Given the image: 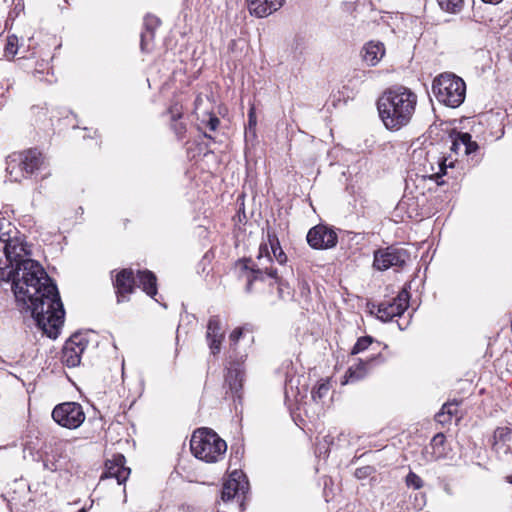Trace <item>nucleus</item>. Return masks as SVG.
<instances>
[{
	"label": "nucleus",
	"mask_w": 512,
	"mask_h": 512,
	"mask_svg": "<svg viewBox=\"0 0 512 512\" xmlns=\"http://www.w3.org/2000/svg\"><path fill=\"white\" fill-rule=\"evenodd\" d=\"M11 282L17 306L37 327L56 337L65 311L57 285L39 262L31 258L24 238L15 232L0 235V282Z\"/></svg>",
	"instance_id": "nucleus-1"
},
{
	"label": "nucleus",
	"mask_w": 512,
	"mask_h": 512,
	"mask_svg": "<svg viewBox=\"0 0 512 512\" xmlns=\"http://www.w3.org/2000/svg\"><path fill=\"white\" fill-rule=\"evenodd\" d=\"M418 97L403 85L387 88L377 100V110L386 129L399 131L407 126L415 113Z\"/></svg>",
	"instance_id": "nucleus-2"
},
{
	"label": "nucleus",
	"mask_w": 512,
	"mask_h": 512,
	"mask_svg": "<svg viewBox=\"0 0 512 512\" xmlns=\"http://www.w3.org/2000/svg\"><path fill=\"white\" fill-rule=\"evenodd\" d=\"M273 259L268 250V244L263 243L259 247V254L257 262L253 263L251 259L243 258L238 261L241 270L246 273L247 284L245 287L246 292L252 291L253 283L256 281H263L265 277L274 280L278 286V296L280 299L285 300L292 297L291 289L287 282L278 276L277 269L272 265Z\"/></svg>",
	"instance_id": "nucleus-3"
},
{
	"label": "nucleus",
	"mask_w": 512,
	"mask_h": 512,
	"mask_svg": "<svg viewBox=\"0 0 512 512\" xmlns=\"http://www.w3.org/2000/svg\"><path fill=\"white\" fill-rule=\"evenodd\" d=\"M190 449L196 458L207 463H215L223 458L227 444L212 429L199 428L192 434Z\"/></svg>",
	"instance_id": "nucleus-4"
},
{
	"label": "nucleus",
	"mask_w": 512,
	"mask_h": 512,
	"mask_svg": "<svg viewBox=\"0 0 512 512\" xmlns=\"http://www.w3.org/2000/svg\"><path fill=\"white\" fill-rule=\"evenodd\" d=\"M44 170H46V160L37 149L10 155L6 160V172L12 182H20L22 179Z\"/></svg>",
	"instance_id": "nucleus-5"
},
{
	"label": "nucleus",
	"mask_w": 512,
	"mask_h": 512,
	"mask_svg": "<svg viewBox=\"0 0 512 512\" xmlns=\"http://www.w3.org/2000/svg\"><path fill=\"white\" fill-rule=\"evenodd\" d=\"M432 91L440 103L457 108L465 100L466 84L453 73H442L433 80Z\"/></svg>",
	"instance_id": "nucleus-6"
},
{
	"label": "nucleus",
	"mask_w": 512,
	"mask_h": 512,
	"mask_svg": "<svg viewBox=\"0 0 512 512\" xmlns=\"http://www.w3.org/2000/svg\"><path fill=\"white\" fill-rule=\"evenodd\" d=\"M53 420L61 427L76 429L85 421L86 415L78 402H63L52 410Z\"/></svg>",
	"instance_id": "nucleus-7"
},
{
	"label": "nucleus",
	"mask_w": 512,
	"mask_h": 512,
	"mask_svg": "<svg viewBox=\"0 0 512 512\" xmlns=\"http://www.w3.org/2000/svg\"><path fill=\"white\" fill-rule=\"evenodd\" d=\"M249 491V482L242 471H233L229 478L223 483L221 500L229 502L236 499L241 509H244V500Z\"/></svg>",
	"instance_id": "nucleus-8"
},
{
	"label": "nucleus",
	"mask_w": 512,
	"mask_h": 512,
	"mask_svg": "<svg viewBox=\"0 0 512 512\" xmlns=\"http://www.w3.org/2000/svg\"><path fill=\"white\" fill-rule=\"evenodd\" d=\"M409 288V285L403 287L398 295L391 301H383L378 305H373V308H376V317L382 322H388L396 316H401L409 307Z\"/></svg>",
	"instance_id": "nucleus-9"
},
{
	"label": "nucleus",
	"mask_w": 512,
	"mask_h": 512,
	"mask_svg": "<svg viewBox=\"0 0 512 512\" xmlns=\"http://www.w3.org/2000/svg\"><path fill=\"white\" fill-rule=\"evenodd\" d=\"M409 257L407 250L390 246L375 251L373 266L380 271L391 267H403L409 260Z\"/></svg>",
	"instance_id": "nucleus-10"
},
{
	"label": "nucleus",
	"mask_w": 512,
	"mask_h": 512,
	"mask_svg": "<svg viewBox=\"0 0 512 512\" xmlns=\"http://www.w3.org/2000/svg\"><path fill=\"white\" fill-rule=\"evenodd\" d=\"M88 340L80 333L73 334L64 344L61 361L69 368L80 365L81 356L87 348Z\"/></svg>",
	"instance_id": "nucleus-11"
},
{
	"label": "nucleus",
	"mask_w": 512,
	"mask_h": 512,
	"mask_svg": "<svg viewBox=\"0 0 512 512\" xmlns=\"http://www.w3.org/2000/svg\"><path fill=\"white\" fill-rule=\"evenodd\" d=\"M337 241L336 232L325 225H316L307 234V242L313 249H330Z\"/></svg>",
	"instance_id": "nucleus-12"
},
{
	"label": "nucleus",
	"mask_w": 512,
	"mask_h": 512,
	"mask_svg": "<svg viewBox=\"0 0 512 512\" xmlns=\"http://www.w3.org/2000/svg\"><path fill=\"white\" fill-rule=\"evenodd\" d=\"M126 459L122 454L113 455L112 459H108L105 462V472L101 476V479L105 478H115L119 485L124 484L131 470L129 467H126Z\"/></svg>",
	"instance_id": "nucleus-13"
},
{
	"label": "nucleus",
	"mask_w": 512,
	"mask_h": 512,
	"mask_svg": "<svg viewBox=\"0 0 512 512\" xmlns=\"http://www.w3.org/2000/svg\"><path fill=\"white\" fill-rule=\"evenodd\" d=\"M244 375V367L240 362L231 363L230 367L227 369L225 384L229 387V390L234 397H241Z\"/></svg>",
	"instance_id": "nucleus-14"
},
{
	"label": "nucleus",
	"mask_w": 512,
	"mask_h": 512,
	"mask_svg": "<svg viewBox=\"0 0 512 512\" xmlns=\"http://www.w3.org/2000/svg\"><path fill=\"white\" fill-rule=\"evenodd\" d=\"M285 0H247V8L250 15L264 18L278 11Z\"/></svg>",
	"instance_id": "nucleus-15"
},
{
	"label": "nucleus",
	"mask_w": 512,
	"mask_h": 512,
	"mask_svg": "<svg viewBox=\"0 0 512 512\" xmlns=\"http://www.w3.org/2000/svg\"><path fill=\"white\" fill-rule=\"evenodd\" d=\"M206 339L211 354L217 355L221 350L224 332L222 331L221 322L218 316H211L207 324Z\"/></svg>",
	"instance_id": "nucleus-16"
},
{
	"label": "nucleus",
	"mask_w": 512,
	"mask_h": 512,
	"mask_svg": "<svg viewBox=\"0 0 512 512\" xmlns=\"http://www.w3.org/2000/svg\"><path fill=\"white\" fill-rule=\"evenodd\" d=\"M135 278L132 269H122L114 280L117 292V301H125L126 295L134 291Z\"/></svg>",
	"instance_id": "nucleus-17"
},
{
	"label": "nucleus",
	"mask_w": 512,
	"mask_h": 512,
	"mask_svg": "<svg viewBox=\"0 0 512 512\" xmlns=\"http://www.w3.org/2000/svg\"><path fill=\"white\" fill-rule=\"evenodd\" d=\"M383 362L384 359L381 355V353H377L375 356L368 358L367 360L363 361L360 360L359 363L355 366H351L346 374H345V381L342 382V384L352 383L358 380L363 379L368 369L372 366L373 362Z\"/></svg>",
	"instance_id": "nucleus-18"
},
{
	"label": "nucleus",
	"mask_w": 512,
	"mask_h": 512,
	"mask_svg": "<svg viewBox=\"0 0 512 512\" xmlns=\"http://www.w3.org/2000/svg\"><path fill=\"white\" fill-rule=\"evenodd\" d=\"M361 55L367 65L375 66L385 55L384 44L380 41H370L362 48Z\"/></svg>",
	"instance_id": "nucleus-19"
},
{
	"label": "nucleus",
	"mask_w": 512,
	"mask_h": 512,
	"mask_svg": "<svg viewBox=\"0 0 512 512\" xmlns=\"http://www.w3.org/2000/svg\"><path fill=\"white\" fill-rule=\"evenodd\" d=\"M137 280L139 287L151 298H154L156 302H160L155 298L157 295V278L155 274L149 270L139 271L137 274Z\"/></svg>",
	"instance_id": "nucleus-20"
},
{
	"label": "nucleus",
	"mask_w": 512,
	"mask_h": 512,
	"mask_svg": "<svg viewBox=\"0 0 512 512\" xmlns=\"http://www.w3.org/2000/svg\"><path fill=\"white\" fill-rule=\"evenodd\" d=\"M459 401H452L445 403L441 410L435 415V420L444 425L451 422L452 417L458 414Z\"/></svg>",
	"instance_id": "nucleus-21"
},
{
	"label": "nucleus",
	"mask_w": 512,
	"mask_h": 512,
	"mask_svg": "<svg viewBox=\"0 0 512 512\" xmlns=\"http://www.w3.org/2000/svg\"><path fill=\"white\" fill-rule=\"evenodd\" d=\"M62 458V448L60 446L59 448H56L55 451L46 453V456L43 459V466L46 470L56 472L63 467Z\"/></svg>",
	"instance_id": "nucleus-22"
},
{
	"label": "nucleus",
	"mask_w": 512,
	"mask_h": 512,
	"mask_svg": "<svg viewBox=\"0 0 512 512\" xmlns=\"http://www.w3.org/2000/svg\"><path fill=\"white\" fill-rule=\"evenodd\" d=\"M169 114L171 118V128L176 134L178 139H182L184 137V134L186 132V125L185 123L179 121V119L182 117L181 109L174 105L169 109Z\"/></svg>",
	"instance_id": "nucleus-23"
},
{
	"label": "nucleus",
	"mask_w": 512,
	"mask_h": 512,
	"mask_svg": "<svg viewBox=\"0 0 512 512\" xmlns=\"http://www.w3.org/2000/svg\"><path fill=\"white\" fill-rule=\"evenodd\" d=\"M305 49L306 46L304 38L297 36L293 39L290 45L288 57H290L291 60L296 63L301 62Z\"/></svg>",
	"instance_id": "nucleus-24"
},
{
	"label": "nucleus",
	"mask_w": 512,
	"mask_h": 512,
	"mask_svg": "<svg viewBox=\"0 0 512 512\" xmlns=\"http://www.w3.org/2000/svg\"><path fill=\"white\" fill-rule=\"evenodd\" d=\"M512 439V430L508 427H498L493 434V445H505Z\"/></svg>",
	"instance_id": "nucleus-25"
},
{
	"label": "nucleus",
	"mask_w": 512,
	"mask_h": 512,
	"mask_svg": "<svg viewBox=\"0 0 512 512\" xmlns=\"http://www.w3.org/2000/svg\"><path fill=\"white\" fill-rule=\"evenodd\" d=\"M459 139L463 146V152L465 155H469L478 150L479 146L477 142L472 140V136L467 132H459Z\"/></svg>",
	"instance_id": "nucleus-26"
},
{
	"label": "nucleus",
	"mask_w": 512,
	"mask_h": 512,
	"mask_svg": "<svg viewBox=\"0 0 512 512\" xmlns=\"http://www.w3.org/2000/svg\"><path fill=\"white\" fill-rule=\"evenodd\" d=\"M438 5L443 11L448 13H459L464 4V0H437Z\"/></svg>",
	"instance_id": "nucleus-27"
},
{
	"label": "nucleus",
	"mask_w": 512,
	"mask_h": 512,
	"mask_svg": "<svg viewBox=\"0 0 512 512\" xmlns=\"http://www.w3.org/2000/svg\"><path fill=\"white\" fill-rule=\"evenodd\" d=\"M373 342H374L373 337H371L369 335L362 336V337L358 338V340L356 341L355 345L353 346V348L351 350V354L356 355L362 351H365L366 349H368L369 346H371L373 344Z\"/></svg>",
	"instance_id": "nucleus-28"
},
{
	"label": "nucleus",
	"mask_w": 512,
	"mask_h": 512,
	"mask_svg": "<svg viewBox=\"0 0 512 512\" xmlns=\"http://www.w3.org/2000/svg\"><path fill=\"white\" fill-rule=\"evenodd\" d=\"M160 23V19L154 15L148 14L145 16L143 25L144 29L150 33V40H154L155 30L159 27Z\"/></svg>",
	"instance_id": "nucleus-29"
},
{
	"label": "nucleus",
	"mask_w": 512,
	"mask_h": 512,
	"mask_svg": "<svg viewBox=\"0 0 512 512\" xmlns=\"http://www.w3.org/2000/svg\"><path fill=\"white\" fill-rule=\"evenodd\" d=\"M18 51V38L15 35L7 38V43L4 48V55L7 58H14Z\"/></svg>",
	"instance_id": "nucleus-30"
},
{
	"label": "nucleus",
	"mask_w": 512,
	"mask_h": 512,
	"mask_svg": "<svg viewBox=\"0 0 512 512\" xmlns=\"http://www.w3.org/2000/svg\"><path fill=\"white\" fill-rule=\"evenodd\" d=\"M405 483L408 487H412L416 490L421 489L424 485L423 480L413 471H410L406 478Z\"/></svg>",
	"instance_id": "nucleus-31"
},
{
	"label": "nucleus",
	"mask_w": 512,
	"mask_h": 512,
	"mask_svg": "<svg viewBox=\"0 0 512 512\" xmlns=\"http://www.w3.org/2000/svg\"><path fill=\"white\" fill-rule=\"evenodd\" d=\"M330 389L329 382H322L312 391V398L314 401L321 400L325 397Z\"/></svg>",
	"instance_id": "nucleus-32"
},
{
	"label": "nucleus",
	"mask_w": 512,
	"mask_h": 512,
	"mask_svg": "<svg viewBox=\"0 0 512 512\" xmlns=\"http://www.w3.org/2000/svg\"><path fill=\"white\" fill-rule=\"evenodd\" d=\"M438 166H439V172L437 173L438 176H442L446 174L447 168H452L454 166V161L450 160L449 157H439L438 159Z\"/></svg>",
	"instance_id": "nucleus-33"
},
{
	"label": "nucleus",
	"mask_w": 512,
	"mask_h": 512,
	"mask_svg": "<svg viewBox=\"0 0 512 512\" xmlns=\"http://www.w3.org/2000/svg\"><path fill=\"white\" fill-rule=\"evenodd\" d=\"M141 40H140V48L142 52H148L150 50V44L153 42V40H150V33L147 30H143L141 32Z\"/></svg>",
	"instance_id": "nucleus-34"
},
{
	"label": "nucleus",
	"mask_w": 512,
	"mask_h": 512,
	"mask_svg": "<svg viewBox=\"0 0 512 512\" xmlns=\"http://www.w3.org/2000/svg\"><path fill=\"white\" fill-rule=\"evenodd\" d=\"M450 137H451V146H450V150L456 154H458L459 150L463 147L462 146V143L459 139V132L458 131H453L451 134H450Z\"/></svg>",
	"instance_id": "nucleus-35"
},
{
	"label": "nucleus",
	"mask_w": 512,
	"mask_h": 512,
	"mask_svg": "<svg viewBox=\"0 0 512 512\" xmlns=\"http://www.w3.org/2000/svg\"><path fill=\"white\" fill-rule=\"evenodd\" d=\"M444 443H445V436H444V434L443 433H437L431 439L430 446L434 450H436V449H439L440 447H443Z\"/></svg>",
	"instance_id": "nucleus-36"
},
{
	"label": "nucleus",
	"mask_w": 512,
	"mask_h": 512,
	"mask_svg": "<svg viewBox=\"0 0 512 512\" xmlns=\"http://www.w3.org/2000/svg\"><path fill=\"white\" fill-rule=\"evenodd\" d=\"M257 126V116L256 109L254 105H252L248 111V124L246 128H256Z\"/></svg>",
	"instance_id": "nucleus-37"
},
{
	"label": "nucleus",
	"mask_w": 512,
	"mask_h": 512,
	"mask_svg": "<svg viewBox=\"0 0 512 512\" xmlns=\"http://www.w3.org/2000/svg\"><path fill=\"white\" fill-rule=\"evenodd\" d=\"M372 472H373V468L371 466H365V467L357 468L355 471V476L358 479H364V478L368 477L369 475H371Z\"/></svg>",
	"instance_id": "nucleus-38"
},
{
	"label": "nucleus",
	"mask_w": 512,
	"mask_h": 512,
	"mask_svg": "<svg viewBox=\"0 0 512 512\" xmlns=\"http://www.w3.org/2000/svg\"><path fill=\"white\" fill-rule=\"evenodd\" d=\"M243 335V330L242 328L238 327V328H235L229 335V340L231 342V344H237V342L239 341V339L242 337Z\"/></svg>",
	"instance_id": "nucleus-39"
},
{
	"label": "nucleus",
	"mask_w": 512,
	"mask_h": 512,
	"mask_svg": "<svg viewBox=\"0 0 512 512\" xmlns=\"http://www.w3.org/2000/svg\"><path fill=\"white\" fill-rule=\"evenodd\" d=\"M266 236L268 244L279 240L276 231L269 226L266 229Z\"/></svg>",
	"instance_id": "nucleus-40"
},
{
	"label": "nucleus",
	"mask_w": 512,
	"mask_h": 512,
	"mask_svg": "<svg viewBox=\"0 0 512 512\" xmlns=\"http://www.w3.org/2000/svg\"><path fill=\"white\" fill-rule=\"evenodd\" d=\"M273 257L281 265H284L287 262V256H286L285 252L283 251V249L277 251L276 253H273Z\"/></svg>",
	"instance_id": "nucleus-41"
},
{
	"label": "nucleus",
	"mask_w": 512,
	"mask_h": 512,
	"mask_svg": "<svg viewBox=\"0 0 512 512\" xmlns=\"http://www.w3.org/2000/svg\"><path fill=\"white\" fill-rule=\"evenodd\" d=\"M220 120L216 116H210L207 127L211 131H215L217 127L219 126Z\"/></svg>",
	"instance_id": "nucleus-42"
},
{
	"label": "nucleus",
	"mask_w": 512,
	"mask_h": 512,
	"mask_svg": "<svg viewBox=\"0 0 512 512\" xmlns=\"http://www.w3.org/2000/svg\"><path fill=\"white\" fill-rule=\"evenodd\" d=\"M246 140H254L256 138V128H245Z\"/></svg>",
	"instance_id": "nucleus-43"
},
{
	"label": "nucleus",
	"mask_w": 512,
	"mask_h": 512,
	"mask_svg": "<svg viewBox=\"0 0 512 512\" xmlns=\"http://www.w3.org/2000/svg\"><path fill=\"white\" fill-rule=\"evenodd\" d=\"M270 248H271V251L272 253H276L277 251L281 250L282 247L280 245V241H275V242H272L269 244Z\"/></svg>",
	"instance_id": "nucleus-44"
},
{
	"label": "nucleus",
	"mask_w": 512,
	"mask_h": 512,
	"mask_svg": "<svg viewBox=\"0 0 512 512\" xmlns=\"http://www.w3.org/2000/svg\"><path fill=\"white\" fill-rule=\"evenodd\" d=\"M300 289H301V292L304 293V292H309L310 289H309V286H308V283L306 281H303L300 283Z\"/></svg>",
	"instance_id": "nucleus-45"
},
{
	"label": "nucleus",
	"mask_w": 512,
	"mask_h": 512,
	"mask_svg": "<svg viewBox=\"0 0 512 512\" xmlns=\"http://www.w3.org/2000/svg\"><path fill=\"white\" fill-rule=\"evenodd\" d=\"M423 454H424V455H426V454H430V457H426V459H427V460H434V459H436V457H435V452H431V453H430V452L428 451V447H426V448L424 449Z\"/></svg>",
	"instance_id": "nucleus-46"
},
{
	"label": "nucleus",
	"mask_w": 512,
	"mask_h": 512,
	"mask_svg": "<svg viewBox=\"0 0 512 512\" xmlns=\"http://www.w3.org/2000/svg\"><path fill=\"white\" fill-rule=\"evenodd\" d=\"M5 104V98H4V90L3 87L0 88V107H2Z\"/></svg>",
	"instance_id": "nucleus-47"
},
{
	"label": "nucleus",
	"mask_w": 512,
	"mask_h": 512,
	"mask_svg": "<svg viewBox=\"0 0 512 512\" xmlns=\"http://www.w3.org/2000/svg\"><path fill=\"white\" fill-rule=\"evenodd\" d=\"M484 3H488V4H498L500 3L502 0H482Z\"/></svg>",
	"instance_id": "nucleus-48"
},
{
	"label": "nucleus",
	"mask_w": 512,
	"mask_h": 512,
	"mask_svg": "<svg viewBox=\"0 0 512 512\" xmlns=\"http://www.w3.org/2000/svg\"><path fill=\"white\" fill-rule=\"evenodd\" d=\"M506 481L509 483V484H512V475H508L506 477Z\"/></svg>",
	"instance_id": "nucleus-49"
},
{
	"label": "nucleus",
	"mask_w": 512,
	"mask_h": 512,
	"mask_svg": "<svg viewBox=\"0 0 512 512\" xmlns=\"http://www.w3.org/2000/svg\"><path fill=\"white\" fill-rule=\"evenodd\" d=\"M49 175H50V172H46V173H44V174L42 175V178L44 179V178H46V177H47V176H49Z\"/></svg>",
	"instance_id": "nucleus-50"
},
{
	"label": "nucleus",
	"mask_w": 512,
	"mask_h": 512,
	"mask_svg": "<svg viewBox=\"0 0 512 512\" xmlns=\"http://www.w3.org/2000/svg\"><path fill=\"white\" fill-rule=\"evenodd\" d=\"M123 491H124V494H125L124 502H126L127 501L126 490L124 489Z\"/></svg>",
	"instance_id": "nucleus-51"
},
{
	"label": "nucleus",
	"mask_w": 512,
	"mask_h": 512,
	"mask_svg": "<svg viewBox=\"0 0 512 512\" xmlns=\"http://www.w3.org/2000/svg\"><path fill=\"white\" fill-rule=\"evenodd\" d=\"M78 512H87L85 508H81Z\"/></svg>",
	"instance_id": "nucleus-52"
}]
</instances>
